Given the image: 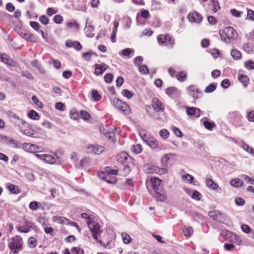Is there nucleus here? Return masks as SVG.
Instances as JSON below:
<instances>
[{
    "instance_id": "nucleus-1",
    "label": "nucleus",
    "mask_w": 254,
    "mask_h": 254,
    "mask_svg": "<svg viewBox=\"0 0 254 254\" xmlns=\"http://www.w3.org/2000/svg\"><path fill=\"white\" fill-rule=\"evenodd\" d=\"M23 244L21 236L16 235L11 238L8 243V247L11 251L10 254H17L19 251H22Z\"/></svg>"
},
{
    "instance_id": "nucleus-2",
    "label": "nucleus",
    "mask_w": 254,
    "mask_h": 254,
    "mask_svg": "<svg viewBox=\"0 0 254 254\" xmlns=\"http://www.w3.org/2000/svg\"><path fill=\"white\" fill-rule=\"evenodd\" d=\"M219 34L222 40L228 43H230L232 40L236 39L238 36L237 32L231 27H227L222 30H220Z\"/></svg>"
},
{
    "instance_id": "nucleus-3",
    "label": "nucleus",
    "mask_w": 254,
    "mask_h": 254,
    "mask_svg": "<svg viewBox=\"0 0 254 254\" xmlns=\"http://www.w3.org/2000/svg\"><path fill=\"white\" fill-rule=\"evenodd\" d=\"M143 170L146 174H158L162 175L167 172V169L158 168L151 164H147L143 166Z\"/></svg>"
},
{
    "instance_id": "nucleus-4",
    "label": "nucleus",
    "mask_w": 254,
    "mask_h": 254,
    "mask_svg": "<svg viewBox=\"0 0 254 254\" xmlns=\"http://www.w3.org/2000/svg\"><path fill=\"white\" fill-rule=\"evenodd\" d=\"M16 229L19 232L24 233H28L30 229L38 230V227L33 222L27 220H25L24 224L17 227Z\"/></svg>"
},
{
    "instance_id": "nucleus-5",
    "label": "nucleus",
    "mask_w": 254,
    "mask_h": 254,
    "mask_svg": "<svg viewBox=\"0 0 254 254\" xmlns=\"http://www.w3.org/2000/svg\"><path fill=\"white\" fill-rule=\"evenodd\" d=\"M113 104L117 108L122 111L125 114L128 115L130 112L129 106L125 102L120 100L117 98H115L113 100Z\"/></svg>"
},
{
    "instance_id": "nucleus-6",
    "label": "nucleus",
    "mask_w": 254,
    "mask_h": 254,
    "mask_svg": "<svg viewBox=\"0 0 254 254\" xmlns=\"http://www.w3.org/2000/svg\"><path fill=\"white\" fill-rule=\"evenodd\" d=\"M150 181L152 185L153 190L156 191V193L161 194L162 187L160 186V183L162 181L157 177H151L150 179ZM161 201H163L165 199L164 195H160Z\"/></svg>"
},
{
    "instance_id": "nucleus-7",
    "label": "nucleus",
    "mask_w": 254,
    "mask_h": 254,
    "mask_svg": "<svg viewBox=\"0 0 254 254\" xmlns=\"http://www.w3.org/2000/svg\"><path fill=\"white\" fill-rule=\"evenodd\" d=\"M88 226L92 233V236L95 240L98 241V236L101 233L100 226L96 222L94 221H88Z\"/></svg>"
},
{
    "instance_id": "nucleus-8",
    "label": "nucleus",
    "mask_w": 254,
    "mask_h": 254,
    "mask_svg": "<svg viewBox=\"0 0 254 254\" xmlns=\"http://www.w3.org/2000/svg\"><path fill=\"white\" fill-rule=\"evenodd\" d=\"M11 118L13 119V122L15 126L18 127L20 129V131H21V129H23L24 128H26V127H28V124L20 118L18 116H17L15 114H12L11 116Z\"/></svg>"
},
{
    "instance_id": "nucleus-9",
    "label": "nucleus",
    "mask_w": 254,
    "mask_h": 254,
    "mask_svg": "<svg viewBox=\"0 0 254 254\" xmlns=\"http://www.w3.org/2000/svg\"><path fill=\"white\" fill-rule=\"evenodd\" d=\"M22 148L26 151L33 153L41 152L42 149L41 147L30 143H24L22 144Z\"/></svg>"
},
{
    "instance_id": "nucleus-10",
    "label": "nucleus",
    "mask_w": 254,
    "mask_h": 254,
    "mask_svg": "<svg viewBox=\"0 0 254 254\" xmlns=\"http://www.w3.org/2000/svg\"><path fill=\"white\" fill-rule=\"evenodd\" d=\"M87 152L89 153L99 155L104 151V148L102 146L98 144L88 145L87 146Z\"/></svg>"
},
{
    "instance_id": "nucleus-11",
    "label": "nucleus",
    "mask_w": 254,
    "mask_h": 254,
    "mask_svg": "<svg viewBox=\"0 0 254 254\" xmlns=\"http://www.w3.org/2000/svg\"><path fill=\"white\" fill-rule=\"evenodd\" d=\"M208 215L214 220L219 222H222V219H224V220H226L227 219V216L226 215L216 210H213L209 212Z\"/></svg>"
},
{
    "instance_id": "nucleus-12",
    "label": "nucleus",
    "mask_w": 254,
    "mask_h": 254,
    "mask_svg": "<svg viewBox=\"0 0 254 254\" xmlns=\"http://www.w3.org/2000/svg\"><path fill=\"white\" fill-rule=\"evenodd\" d=\"M165 93L173 99L180 98L181 96V91L175 87H171L166 89Z\"/></svg>"
},
{
    "instance_id": "nucleus-13",
    "label": "nucleus",
    "mask_w": 254,
    "mask_h": 254,
    "mask_svg": "<svg viewBox=\"0 0 254 254\" xmlns=\"http://www.w3.org/2000/svg\"><path fill=\"white\" fill-rule=\"evenodd\" d=\"M117 161L122 165L128 164L131 161V158L125 152H122L117 156Z\"/></svg>"
},
{
    "instance_id": "nucleus-14",
    "label": "nucleus",
    "mask_w": 254,
    "mask_h": 254,
    "mask_svg": "<svg viewBox=\"0 0 254 254\" xmlns=\"http://www.w3.org/2000/svg\"><path fill=\"white\" fill-rule=\"evenodd\" d=\"M200 110L195 107H187L186 113L188 116H190L191 118L196 119L198 118L200 115Z\"/></svg>"
},
{
    "instance_id": "nucleus-15",
    "label": "nucleus",
    "mask_w": 254,
    "mask_h": 254,
    "mask_svg": "<svg viewBox=\"0 0 254 254\" xmlns=\"http://www.w3.org/2000/svg\"><path fill=\"white\" fill-rule=\"evenodd\" d=\"M152 106L154 110L157 112H163L164 106L162 102L157 98H153L152 100Z\"/></svg>"
},
{
    "instance_id": "nucleus-16",
    "label": "nucleus",
    "mask_w": 254,
    "mask_h": 254,
    "mask_svg": "<svg viewBox=\"0 0 254 254\" xmlns=\"http://www.w3.org/2000/svg\"><path fill=\"white\" fill-rule=\"evenodd\" d=\"M188 18L190 22L199 23L202 21V16L196 11H193L188 15Z\"/></svg>"
},
{
    "instance_id": "nucleus-17",
    "label": "nucleus",
    "mask_w": 254,
    "mask_h": 254,
    "mask_svg": "<svg viewBox=\"0 0 254 254\" xmlns=\"http://www.w3.org/2000/svg\"><path fill=\"white\" fill-rule=\"evenodd\" d=\"M94 66H95L94 74L97 76L103 74V72L108 68V65L104 63L101 64H95Z\"/></svg>"
},
{
    "instance_id": "nucleus-18",
    "label": "nucleus",
    "mask_w": 254,
    "mask_h": 254,
    "mask_svg": "<svg viewBox=\"0 0 254 254\" xmlns=\"http://www.w3.org/2000/svg\"><path fill=\"white\" fill-rule=\"evenodd\" d=\"M65 45L68 48L73 47L77 51H79L82 48V46L78 41L68 40L66 41Z\"/></svg>"
},
{
    "instance_id": "nucleus-19",
    "label": "nucleus",
    "mask_w": 254,
    "mask_h": 254,
    "mask_svg": "<svg viewBox=\"0 0 254 254\" xmlns=\"http://www.w3.org/2000/svg\"><path fill=\"white\" fill-rule=\"evenodd\" d=\"M94 27L93 26L91 22L87 21L85 25V32L87 36L89 37H93L94 34L92 32L94 31Z\"/></svg>"
},
{
    "instance_id": "nucleus-20",
    "label": "nucleus",
    "mask_w": 254,
    "mask_h": 254,
    "mask_svg": "<svg viewBox=\"0 0 254 254\" xmlns=\"http://www.w3.org/2000/svg\"><path fill=\"white\" fill-rule=\"evenodd\" d=\"M0 61L10 66H14V62L6 54L0 55Z\"/></svg>"
},
{
    "instance_id": "nucleus-21",
    "label": "nucleus",
    "mask_w": 254,
    "mask_h": 254,
    "mask_svg": "<svg viewBox=\"0 0 254 254\" xmlns=\"http://www.w3.org/2000/svg\"><path fill=\"white\" fill-rule=\"evenodd\" d=\"M21 132L27 136L32 137H36V132L31 128L29 125H28V127L21 129Z\"/></svg>"
},
{
    "instance_id": "nucleus-22",
    "label": "nucleus",
    "mask_w": 254,
    "mask_h": 254,
    "mask_svg": "<svg viewBox=\"0 0 254 254\" xmlns=\"http://www.w3.org/2000/svg\"><path fill=\"white\" fill-rule=\"evenodd\" d=\"M205 184L207 187L212 190H215L218 188V184L211 179H207L205 181Z\"/></svg>"
},
{
    "instance_id": "nucleus-23",
    "label": "nucleus",
    "mask_w": 254,
    "mask_h": 254,
    "mask_svg": "<svg viewBox=\"0 0 254 254\" xmlns=\"http://www.w3.org/2000/svg\"><path fill=\"white\" fill-rule=\"evenodd\" d=\"M20 36L22 38L26 39V40L29 41L30 42H35V38L33 34L27 32H21L20 33Z\"/></svg>"
},
{
    "instance_id": "nucleus-24",
    "label": "nucleus",
    "mask_w": 254,
    "mask_h": 254,
    "mask_svg": "<svg viewBox=\"0 0 254 254\" xmlns=\"http://www.w3.org/2000/svg\"><path fill=\"white\" fill-rule=\"evenodd\" d=\"M102 179L109 184H115L117 182V179L114 176H110L109 175H104Z\"/></svg>"
},
{
    "instance_id": "nucleus-25",
    "label": "nucleus",
    "mask_w": 254,
    "mask_h": 254,
    "mask_svg": "<svg viewBox=\"0 0 254 254\" xmlns=\"http://www.w3.org/2000/svg\"><path fill=\"white\" fill-rule=\"evenodd\" d=\"M58 156H53L49 154H45L44 161L49 164H54L57 161Z\"/></svg>"
},
{
    "instance_id": "nucleus-26",
    "label": "nucleus",
    "mask_w": 254,
    "mask_h": 254,
    "mask_svg": "<svg viewBox=\"0 0 254 254\" xmlns=\"http://www.w3.org/2000/svg\"><path fill=\"white\" fill-rule=\"evenodd\" d=\"M4 139L6 140V143L8 144H9L13 147L16 148H19L20 147V144L16 140L11 138L10 137H8L6 136V138Z\"/></svg>"
},
{
    "instance_id": "nucleus-27",
    "label": "nucleus",
    "mask_w": 254,
    "mask_h": 254,
    "mask_svg": "<svg viewBox=\"0 0 254 254\" xmlns=\"http://www.w3.org/2000/svg\"><path fill=\"white\" fill-rule=\"evenodd\" d=\"M145 142L152 148H155L158 145L157 140L153 137H150Z\"/></svg>"
},
{
    "instance_id": "nucleus-28",
    "label": "nucleus",
    "mask_w": 254,
    "mask_h": 254,
    "mask_svg": "<svg viewBox=\"0 0 254 254\" xmlns=\"http://www.w3.org/2000/svg\"><path fill=\"white\" fill-rule=\"evenodd\" d=\"M66 26L69 28H73L75 31H78L79 29V25L75 20H72L70 21H68L66 23Z\"/></svg>"
},
{
    "instance_id": "nucleus-29",
    "label": "nucleus",
    "mask_w": 254,
    "mask_h": 254,
    "mask_svg": "<svg viewBox=\"0 0 254 254\" xmlns=\"http://www.w3.org/2000/svg\"><path fill=\"white\" fill-rule=\"evenodd\" d=\"M103 133L105 135L106 137H108L112 141H114L115 132L113 131L108 129L106 130V129H104L103 131Z\"/></svg>"
},
{
    "instance_id": "nucleus-30",
    "label": "nucleus",
    "mask_w": 254,
    "mask_h": 254,
    "mask_svg": "<svg viewBox=\"0 0 254 254\" xmlns=\"http://www.w3.org/2000/svg\"><path fill=\"white\" fill-rule=\"evenodd\" d=\"M230 185L236 188H238L242 186L243 182L240 179L236 178L232 180L230 182Z\"/></svg>"
},
{
    "instance_id": "nucleus-31",
    "label": "nucleus",
    "mask_w": 254,
    "mask_h": 254,
    "mask_svg": "<svg viewBox=\"0 0 254 254\" xmlns=\"http://www.w3.org/2000/svg\"><path fill=\"white\" fill-rule=\"evenodd\" d=\"M231 55L235 60H240L242 57L241 53L237 49H232L231 52Z\"/></svg>"
},
{
    "instance_id": "nucleus-32",
    "label": "nucleus",
    "mask_w": 254,
    "mask_h": 254,
    "mask_svg": "<svg viewBox=\"0 0 254 254\" xmlns=\"http://www.w3.org/2000/svg\"><path fill=\"white\" fill-rule=\"evenodd\" d=\"M173 157L172 154H167L165 155L162 158L161 162L164 166H167L169 164L170 160Z\"/></svg>"
},
{
    "instance_id": "nucleus-33",
    "label": "nucleus",
    "mask_w": 254,
    "mask_h": 254,
    "mask_svg": "<svg viewBox=\"0 0 254 254\" xmlns=\"http://www.w3.org/2000/svg\"><path fill=\"white\" fill-rule=\"evenodd\" d=\"M175 40L170 35L167 34V39L165 44V46H169L170 48H173L175 45Z\"/></svg>"
},
{
    "instance_id": "nucleus-34",
    "label": "nucleus",
    "mask_w": 254,
    "mask_h": 254,
    "mask_svg": "<svg viewBox=\"0 0 254 254\" xmlns=\"http://www.w3.org/2000/svg\"><path fill=\"white\" fill-rule=\"evenodd\" d=\"M239 80L243 84L245 87H246L249 82V78L248 76L242 74L239 77Z\"/></svg>"
},
{
    "instance_id": "nucleus-35",
    "label": "nucleus",
    "mask_w": 254,
    "mask_h": 254,
    "mask_svg": "<svg viewBox=\"0 0 254 254\" xmlns=\"http://www.w3.org/2000/svg\"><path fill=\"white\" fill-rule=\"evenodd\" d=\"M7 188L9 191L13 194H18L20 192L18 187L14 185L9 184L7 186Z\"/></svg>"
},
{
    "instance_id": "nucleus-36",
    "label": "nucleus",
    "mask_w": 254,
    "mask_h": 254,
    "mask_svg": "<svg viewBox=\"0 0 254 254\" xmlns=\"http://www.w3.org/2000/svg\"><path fill=\"white\" fill-rule=\"evenodd\" d=\"M167 39V34H160L157 37V40L160 45L165 46L166 40Z\"/></svg>"
},
{
    "instance_id": "nucleus-37",
    "label": "nucleus",
    "mask_w": 254,
    "mask_h": 254,
    "mask_svg": "<svg viewBox=\"0 0 254 254\" xmlns=\"http://www.w3.org/2000/svg\"><path fill=\"white\" fill-rule=\"evenodd\" d=\"M118 171L117 170L112 169L109 167L105 168V171L103 173L104 175H109L110 176H114L117 174Z\"/></svg>"
},
{
    "instance_id": "nucleus-38",
    "label": "nucleus",
    "mask_w": 254,
    "mask_h": 254,
    "mask_svg": "<svg viewBox=\"0 0 254 254\" xmlns=\"http://www.w3.org/2000/svg\"><path fill=\"white\" fill-rule=\"evenodd\" d=\"M131 150L134 153L139 154L142 151V146L140 144H136L132 146Z\"/></svg>"
},
{
    "instance_id": "nucleus-39",
    "label": "nucleus",
    "mask_w": 254,
    "mask_h": 254,
    "mask_svg": "<svg viewBox=\"0 0 254 254\" xmlns=\"http://www.w3.org/2000/svg\"><path fill=\"white\" fill-rule=\"evenodd\" d=\"M177 78L180 81H184L187 79V74L185 71H181L178 73Z\"/></svg>"
},
{
    "instance_id": "nucleus-40",
    "label": "nucleus",
    "mask_w": 254,
    "mask_h": 254,
    "mask_svg": "<svg viewBox=\"0 0 254 254\" xmlns=\"http://www.w3.org/2000/svg\"><path fill=\"white\" fill-rule=\"evenodd\" d=\"M199 88L195 85H191L187 88V90L190 95L191 96V94L195 93L197 91Z\"/></svg>"
},
{
    "instance_id": "nucleus-41",
    "label": "nucleus",
    "mask_w": 254,
    "mask_h": 254,
    "mask_svg": "<svg viewBox=\"0 0 254 254\" xmlns=\"http://www.w3.org/2000/svg\"><path fill=\"white\" fill-rule=\"evenodd\" d=\"M182 179L186 182L191 184L192 183V181L193 180L194 178L191 175L187 174L186 175H183L182 176Z\"/></svg>"
},
{
    "instance_id": "nucleus-42",
    "label": "nucleus",
    "mask_w": 254,
    "mask_h": 254,
    "mask_svg": "<svg viewBox=\"0 0 254 254\" xmlns=\"http://www.w3.org/2000/svg\"><path fill=\"white\" fill-rule=\"evenodd\" d=\"M28 116L29 118L33 120H38L39 117V114L34 110L30 111Z\"/></svg>"
},
{
    "instance_id": "nucleus-43",
    "label": "nucleus",
    "mask_w": 254,
    "mask_h": 254,
    "mask_svg": "<svg viewBox=\"0 0 254 254\" xmlns=\"http://www.w3.org/2000/svg\"><path fill=\"white\" fill-rule=\"evenodd\" d=\"M159 135L163 139H166L169 137V132L166 129H162L159 131Z\"/></svg>"
},
{
    "instance_id": "nucleus-44",
    "label": "nucleus",
    "mask_w": 254,
    "mask_h": 254,
    "mask_svg": "<svg viewBox=\"0 0 254 254\" xmlns=\"http://www.w3.org/2000/svg\"><path fill=\"white\" fill-rule=\"evenodd\" d=\"M211 2L213 6V12L216 13L220 8L219 2L216 0H211Z\"/></svg>"
},
{
    "instance_id": "nucleus-45",
    "label": "nucleus",
    "mask_w": 254,
    "mask_h": 254,
    "mask_svg": "<svg viewBox=\"0 0 254 254\" xmlns=\"http://www.w3.org/2000/svg\"><path fill=\"white\" fill-rule=\"evenodd\" d=\"M138 70L142 74H147L149 73V69L145 65H139Z\"/></svg>"
},
{
    "instance_id": "nucleus-46",
    "label": "nucleus",
    "mask_w": 254,
    "mask_h": 254,
    "mask_svg": "<svg viewBox=\"0 0 254 254\" xmlns=\"http://www.w3.org/2000/svg\"><path fill=\"white\" fill-rule=\"evenodd\" d=\"M92 97L95 101L100 100L101 98V96L99 94L97 91L93 90L92 91Z\"/></svg>"
},
{
    "instance_id": "nucleus-47",
    "label": "nucleus",
    "mask_w": 254,
    "mask_h": 254,
    "mask_svg": "<svg viewBox=\"0 0 254 254\" xmlns=\"http://www.w3.org/2000/svg\"><path fill=\"white\" fill-rule=\"evenodd\" d=\"M70 117L71 119L74 120H76L78 118L79 114L77 111L76 109H73L71 110L70 113Z\"/></svg>"
},
{
    "instance_id": "nucleus-48",
    "label": "nucleus",
    "mask_w": 254,
    "mask_h": 254,
    "mask_svg": "<svg viewBox=\"0 0 254 254\" xmlns=\"http://www.w3.org/2000/svg\"><path fill=\"white\" fill-rule=\"evenodd\" d=\"M122 94L127 99H130L133 96V94L127 89L123 90L122 91Z\"/></svg>"
},
{
    "instance_id": "nucleus-49",
    "label": "nucleus",
    "mask_w": 254,
    "mask_h": 254,
    "mask_svg": "<svg viewBox=\"0 0 254 254\" xmlns=\"http://www.w3.org/2000/svg\"><path fill=\"white\" fill-rule=\"evenodd\" d=\"M134 52V50L129 48H127L122 50L120 55L123 56H129L131 53Z\"/></svg>"
},
{
    "instance_id": "nucleus-50",
    "label": "nucleus",
    "mask_w": 254,
    "mask_h": 254,
    "mask_svg": "<svg viewBox=\"0 0 254 254\" xmlns=\"http://www.w3.org/2000/svg\"><path fill=\"white\" fill-rule=\"evenodd\" d=\"M80 117L84 120H88L90 117V114L86 111L82 110L80 112Z\"/></svg>"
},
{
    "instance_id": "nucleus-51",
    "label": "nucleus",
    "mask_w": 254,
    "mask_h": 254,
    "mask_svg": "<svg viewBox=\"0 0 254 254\" xmlns=\"http://www.w3.org/2000/svg\"><path fill=\"white\" fill-rule=\"evenodd\" d=\"M216 88V85L215 84H210L207 86L204 90L206 93H211L214 91Z\"/></svg>"
},
{
    "instance_id": "nucleus-52",
    "label": "nucleus",
    "mask_w": 254,
    "mask_h": 254,
    "mask_svg": "<svg viewBox=\"0 0 254 254\" xmlns=\"http://www.w3.org/2000/svg\"><path fill=\"white\" fill-rule=\"evenodd\" d=\"M28 244L30 248H34L37 246V241L33 237H30L28 239Z\"/></svg>"
},
{
    "instance_id": "nucleus-53",
    "label": "nucleus",
    "mask_w": 254,
    "mask_h": 254,
    "mask_svg": "<svg viewBox=\"0 0 254 254\" xmlns=\"http://www.w3.org/2000/svg\"><path fill=\"white\" fill-rule=\"evenodd\" d=\"M122 237L123 242L125 244H129L130 242V241H131V238L127 233H123L122 235Z\"/></svg>"
},
{
    "instance_id": "nucleus-54",
    "label": "nucleus",
    "mask_w": 254,
    "mask_h": 254,
    "mask_svg": "<svg viewBox=\"0 0 254 254\" xmlns=\"http://www.w3.org/2000/svg\"><path fill=\"white\" fill-rule=\"evenodd\" d=\"M203 124L206 129L210 130H212L213 127L215 126L214 123H211L207 121H204Z\"/></svg>"
},
{
    "instance_id": "nucleus-55",
    "label": "nucleus",
    "mask_w": 254,
    "mask_h": 254,
    "mask_svg": "<svg viewBox=\"0 0 254 254\" xmlns=\"http://www.w3.org/2000/svg\"><path fill=\"white\" fill-rule=\"evenodd\" d=\"M73 254H83L84 250L79 247H73L71 250Z\"/></svg>"
},
{
    "instance_id": "nucleus-56",
    "label": "nucleus",
    "mask_w": 254,
    "mask_h": 254,
    "mask_svg": "<svg viewBox=\"0 0 254 254\" xmlns=\"http://www.w3.org/2000/svg\"><path fill=\"white\" fill-rule=\"evenodd\" d=\"M243 148L249 153L252 154L254 156V150L253 147L249 146L247 144H244L243 145Z\"/></svg>"
},
{
    "instance_id": "nucleus-57",
    "label": "nucleus",
    "mask_w": 254,
    "mask_h": 254,
    "mask_svg": "<svg viewBox=\"0 0 254 254\" xmlns=\"http://www.w3.org/2000/svg\"><path fill=\"white\" fill-rule=\"evenodd\" d=\"M54 21L57 24H60L63 21V16L60 14L56 15L53 19Z\"/></svg>"
},
{
    "instance_id": "nucleus-58",
    "label": "nucleus",
    "mask_w": 254,
    "mask_h": 254,
    "mask_svg": "<svg viewBox=\"0 0 254 254\" xmlns=\"http://www.w3.org/2000/svg\"><path fill=\"white\" fill-rule=\"evenodd\" d=\"M172 130L173 131L174 133L178 137H182L183 136V134L182 131L179 129L178 127H172Z\"/></svg>"
},
{
    "instance_id": "nucleus-59",
    "label": "nucleus",
    "mask_w": 254,
    "mask_h": 254,
    "mask_svg": "<svg viewBox=\"0 0 254 254\" xmlns=\"http://www.w3.org/2000/svg\"><path fill=\"white\" fill-rule=\"evenodd\" d=\"M184 234L186 236H190L192 235L193 233V229L191 227H189L187 228H185L183 230Z\"/></svg>"
},
{
    "instance_id": "nucleus-60",
    "label": "nucleus",
    "mask_w": 254,
    "mask_h": 254,
    "mask_svg": "<svg viewBox=\"0 0 254 254\" xmlns=\"http://www.w3.org/2000/svg\"><path fill=\"white\" fill-rule=\"evenodd\" d=\"M245 65L248 69H254V62L252 61L245 62Z\"/></svg>"
},
{
    "instance_id": "nucleus-61",
    "label": "nucleus",
    "mask_w": 254,
    "mask_h": 254,
    "mask_svg": "<svg viewBox=\"0 0 254 254\" xmlns=\"http://www.w3.org/2000/svg\"><path fill=\"white\" fill-rule=\"evenodd\" d=\"M39 21L43 24L47 25L49 22V19L45 15H43L39 17Z\"/></svg>"
},
{
    "instance_id": "nucleus-62",
    "label": "nucleus",
    "mask_w": 254,
    "mask_h": 254,
    "mask_svg": "<svg viewBox=\"0 0 254 254\" xmlns=\"http://www.w3.org/2000/svg\"><path fill=\"white\" fill-rule=\"evenodd\" d=\"M113 76L111 73H107L104 76V80L107 83L112 82L113 80Z\"/></svg>"
},
{
    "instance_id": "nucleus-63",
    "label": "nucleus",
    "mask_w": 254,
    "mask_h": 254,
    "mask_svg": "<svg viewBox=\"0 0 254 254\" xmlns=\"http://www.w3.org/2000/svg\"><path fill=\"white\" fill-rule=\"evenodd\" d=\"M221 85L223 88L226 89L230 85V81L229 79H224L221 82Z\"/></svg>"
},
{
    "instance_id": "nucleus-64",
    "label": "nucleus",
    "mask_w": 254,
    "mask_h": 254,
    "mask_svg": "<svg viewBox=\"0 0 254 254\" xmlns=\"http://www.w3.org/2000/svg\"><path fill=\"white\" fill-rule=\"evenodd\" d=\"M247 117L249 121L254 122V111H250L248 112Z\"/></svg>"
}]
</instances>
